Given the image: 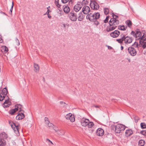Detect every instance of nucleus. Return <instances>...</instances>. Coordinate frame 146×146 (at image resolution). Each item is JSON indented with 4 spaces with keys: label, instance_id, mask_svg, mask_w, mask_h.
Instances as JSON below:
<instances>
[{
    "label": "nucleus",
    "instance_id": "f257e3e1",
    "mask_svg": "<svg viewBox=\"0 0 146 146\" xmlns=\"http://www.w3.org/2000/svg\"><path fill=\"white\" fill-rule=\"evenodd\" d=\"M109 25L108 26L106 29L108 32L111 31L116 29L119 24V21L114 18H111L109 21Z\"/></svg>",
    "mask_w": 146,
    "mask_h": 146
},
{
    "label": "nucleus",
    "instance_id": "f03ea898",
    "mask_svg": "<svg viewBox=\"0 0 146 146\" xmlns=\"http://www.w3.org/2000/svg\"><path fill=\"white\" fill-rule=\"evenodd\" d=\"M9 123L14 130L15 133L17 135L19 133V129L20 126L19 124L17 123H14L12 122L9 121Z\"/></svg>",
    "mask_w": 146,
    "mask_h": 146
},
{
    "label": "nucleus",
    "instance_id": "7ed1b4c3",
    "mask_svg": "<svg viewBox=\"0 0 146 146\" xmlns=\"http://www.w3.org/2000/svg\"><path fill=\"white\" fill-rule=\"evenodd\" d=\"M115 132L117 133H120L122 131H123L125 129V127L122 124H118L114 126Z\"/></svg>",
    "mask_w": 146,
    "mask_h": 146
},
{
    "label": "nucleus",
    "instance_id": "20e7f679",
    "mask_svg": "<svg viewBox=\"0 0 146 146\" xmlns=\"http://www.w3.org/2000/svg\"><path fill=\"white\" fill-rule=\"evenodd\" d=\"M8 93L6 87L4 88L2 92H0V101H2Z\"/></svg>",
    "mask_w": 146,
    "mask_h": 146
},
{
    "label": "nucleus",
    "instance_id": "39448f33",
    "mask_svg": "<svg viewBox=\"0 0 146 146\" xmlns=\"http://www.w3.org/2000/svg\"><path fill=\"white\" fill-rule=\"evenodd\" d=\"M131 34L135 37L136 40L140 39L142 36L141 33L139 31H137L135 32L132 31Z\"/></svg>",
    "mask_w": 146,
    "mask_h": 146
},
{
    "label": "nucleus",
    "instance_id": "423d86ee",
    "mask_svg": "<svg viewBox=\"0 0 146 146\" xmlns=\"http://www.w3.org/2000/svg\"><path fill=\"white\" fill-rule=\"evenodd\" d=\"M129 53L132 56H135L137 54V50L135 48L132 47H129L127 49Z\"/></svg>",
    "mask_w": 146,
    "mask_h": 146
},
{
    "label": "nucleus",
    "instance_id": "0eeeda50",
    "mask_svg": "<svg viewBox=\"0 0 146 146\" xmlns=\"http://www.w3.org/2000/svg\"><path fill=\"white\" fill-rule=\"evenodd\" d=\"M139 42L144 48L146 47V36L143 35L139 39Z\"/></svg>",
    "mask_w": 146,
    "mask_h": 146
},
{
    "label": "nucleus",
    "instance_id": "6e6552de",
    "mask_svg": "<svg viewBox=\"0 0 146 146\" xmlns=\"http://www.w3.org/2000/svg\"><path fill=\"white\" fill-rule=\"evenodd\" d=\"M90 5L91 8L92 9L97 10L99 9L98 4L95 1H91Z\"/></svg>",
    "mask_w": 146,
    "mask_h": 146
},
{
    "label": "nucleus",
    "instance_id": "1a4fd4ad",
    "mask_svg": "<svg viewBox=\"0 0 146 146\" xmlns=\"http://www.w3.org/2000/svg\"><path fill=\"white\" fill-rule=\"evenodd\" d=\"M70 19L72 21H75L77 19V15L73 12H70L69 15Z\"/></svg>",
    "mask_w": 146,
    "mask_h": 146
},
{
    "label": "nucleus",
    "instance_id": "9d476101",
    "mask_svg": "<svg viewBox=\"0 0 146 146\" xmlns=\"http://www.w3.org/2000/svg\"><path fill=\"white\" fill-rule=\"evenodd\" d=\"M123 38L124 42L126 44H130L132 42V41L133 38L129 36L125 37V35H124Z\"/></svg>",
    "mask_w": 146,
    "mask_h": 146
},
{
    "label": "nucleus",
    "instance_id": "9b49d317",
    "mask_svg": "<svg viewBox=\"0 0 146 146\" xmlns=\"http://www.w3.org/2000/svg\"><path fill=\"white\" fill-rule=\"evenodd\" d=\"M65 117L67 119L70 120L72 122H74L75 120L74 115H72L71 113H69L66 115Z\"/></svg>",
    "mask_w": 146,
    "mask_h": 146
},
{
    "label": "nucleus",
    "instance_id": "f8f14e48",
    "mask_svg": "<svg viewBox=\"0 0 146 146\" xmlns=\"http://www.w3.org/2000/svg\"><path fill=\"white\" fill-rule=\"evenodd\" d=\"M89 120L84 118L82 119L81 120V123L82 126H86L89 123Z\"/></svg>",
    "mask_w": 146,
    "mask_h": 146
},
{
    "label": "nucleus",
    "instance_id": "ddd939ff",
    "mask_svg": "<svg viewBox=\"0 0 146 146\" xmlns=\"http://www.w3.org/2000/svg\"><path fill=\"white\" fill-rule=\"evenodd\" d=\"M90 9L89 7L87 6H84L82 9V11L85 14H87L90 12Z\"/></svg>",
    "mask_w": 146,
    "mask_h": 146
},
{
    "label": "nucleus",
    "instance_id": "4468645a",
    "mask_svg": "<svg viewBox=\"0 0 146 146\" xmlns=\"http://www.w3.org/2000/svg\"><path fill=\"white\" fill-rule=\"evenodd\" d=\"M120 33L119 31L117 30H115L113 32L111 33L110 35L113 38H116L119 35Z\"/></svg>",
    "mask_w": 146,
    "mask_h": 146
},
{
    "label": "nucleus",
    "instance_id": "2eb2a0df",
    "mask_svg": "<svg viewBox=\"0 0 146 146\" xmlns=\"http://www.w3.org/2000/svg\"><path fill=\"white\" fill-rule=\"evenodd\" d=\"M23 112L24 111L20 112L19 113L16 117V119L17 120H19L23 119L25 117V115L23 114Z\"/></svg>",
    "mask_w": 146,
    "mask_h": 146
},
{
    "label": "nucleus",
    "instance_id": "dca6fc26",
    "mask_svg": "<svg viewBox=\"0 0 146 146\" xmlns=\"http://www.w3.org/2000/svg\"><path fill=\"white\" fill-rule=\"evenodd\" d=\"M87 19H88L91 22L94 21V14L90 13L88 15L86 16Z\"/></svg>",
    "mask_w": 146,
    "mask_h": 146
},
{
    "label": "nucleus",
    "instance_id": "f3484780",
    "mask_svg": "<svg viewBox=\"0 0 146 146\" xmlns=\"http://www.w3.org/2000/svg\"><path fill=\"white\" fill-rule=\"evenodd\" d=\"M49 128L51 129L52 131H51L52 132H53V130L54 131H57L58 130V127H56L54 126L53 124L52 123H49V124H48Z\"/></svg>",
    "mask_w": 146,
    "mask_h": 146
},
{
    "label": "nucleus",
    "instance_id": "a211bd4d",
    "mask_svg": "<svg viewBox=\"0 0 146 146\" xmlns=\"http://www.w3.org/2000/svg\"><path fill=\"white\" fill-rule=\"evenodd\" d=\"M104 133V130L101 128L98 129L96 131V135H97L101 136L103 135Z\"/></svg>",
    "mask_w": 146,
    "mask_h": 146
},
{
    "label": "nucleus",
    "instance_id": "6ab92c4d",
    "mask_svg": "<svg viewBox=\"0 0 146 146\" xmlns=\"http://www.w3.org/2000/svg\"><path fill=\"white\" fill-rule=\"evenodd\" d=\"M82 7V5H81L78 4L74 6V10L76 12H78L80 10Z\"/></svg>",
    "mask_w": 146,
    "mask_h": 146
},
{
    "label": "nucleus",
    "instance_id": "aec40b11",
    "mask_svg": "<svg viewBox=\"0 0 146 146\" xmlns=\"http://www.w3.org/2000/svg\"><path fill=\"white\" fill-rule=\"evenodd\" d=\"M33 66L34 68V71L36 73H38L40 69V67L39 65L37 64L34 63V64Z\"/></svg>",
    "mask_w": 146,
    "mask_h": 146
},
{
    "label": "nucleus",
    "instance_id": "412c9836",
    "mask_svg": "<svg viewBox=\"0 0 146 146\" xmlns=\"http://www.w3.org/2000/svg\"><path fill=\"white\" fill-rule=\"evenodd\" d=\"M133 133V132L131 129H128L126 130L125 132V136L127 137L130 136Z\"/></svg>",
    "mask_w": 146,
    "mask_h": 146
},
{
    "label": "nucleus",
    "instance_id": "4be33fe9",
    "mask_svg": "<svg viewBox=\"0 0 146 146\" xmlns=\"http://www.w3.org/2000/svg\"><path fill=\"white\" fill-rule=\"evenodd\" d=\"M11 104V103L8 100H6L3 104V106L4 107H8Z\"/></svg>",
    "mask_w": 146,
    "mask_h": 146
},
{
    "label": "nucleus",
    "instance_id": "5701e85b",
    "mask_svg": "<svg viewBox=\"0 0 146 146\" xmlns=\"http://www.w3.org/2000/svg\"><path fill=\"white\" fill-rule=\"evenodd\" d=\"M22 106L20 104H17L15 106V109H16V111H19V112H20L23 111L21 109Z\"/></svg>",
    "mask_w": 146,
    "mask_h": 146
},
{
    "label": "nucleus",
    "instance_id": "b1692460",
    "mask_svg": "<svg viewBox=\"0 0 146 146\" xmlns=\"http://www.w3.org/2000/svg\"><path fill=\"white\" fill-rule=\"evenodd\" d=\"M1 49V51L4 53H7L8 51V48L6 46H2Z\"/></svg>",
    "mask_w": 146,
    "mask_h": 146
},
{
    "label": "nucleus",
    "instance_id": "393cba45",
    "mask_svg": "<svg viewBox=\"0 0 146 146\" xmlns=\"http://www.w3.org/2000/svg\"><path fill=\"white\" fill-rule=\"evenodd\" d=\"M57 131H55V132L57 133L59 135H64L65 133V132L63 130H59L58 128V130H57Z\"/></svg>",
    "mask_w": 146,
    "mask_h": 146
},
{
    "label": "nucleus",
    "instance_id": "a878e982",
    "mask_svg": "<svg viewBox=\"0 0 146 146\" xmlns=\"http://www.w3.org/2000/svg\"><path fill=\"white\" fill-rule=\"evenodd\" d=\"M6 145V142L4 139L0 138V146H5Z\"/></svg>",
    "mask_w": 146,
    "mask_h": 146
},
{
    "label": "nucleus",
    "instance_id": "bb28decb",
    "mask_svg": "<svg viewBox=\"0 0 146 146\" xmlns=\"http://www.w3.org/2000/svg\"><path fill=\"white\" fill-rule=\"evenodd\" d=\"M120 36H121V38L119 39H117L116 41L119 43L121 44L122 43L123 41H124L123 36H124V34H122Z\"/></svg>",
    "mask_w": 146,
    "mask_h": 146
},
{
    "label": "nucleus",
    "instance_id": "cd10ccee",
    "mask_svg": "<svg viewBox=\"0 0 146 146\" xmlns=\"http://www.w3.org/2000/svg\"><path fill=\"white\" fill-rule=\"evenodd\" d=\"M94 21H96L97 19L99 18L100 15L99 13H94Z\"/></svg>",
    "mask_w": 146,
    "mask_h": 146
},
{
    "label": "nucleus",
    "instance_id": "c85d7f7f",
    "mask_svg": "<svg viewBox=\"0 0 146 146\" xmlns=\"http://www.w3.org/2000/svg\"><path fill=\"white\" fill-rule=\"evenodd\" d=\"M84 18V16L82 13H80L79 14V16L78 17V20L79 21H82Z\"/></svg>",
    "mask_w": 146,
    "mask_h": 146
},
{
    "label": "nucleus",
    "instance_id": "c756f323",
    "mask_svg": "<svg viewBox=\"0 0 146 146\" xmlns=\"http://www.w3.org/2000/svg\"><path fill=\"white\" fill-rule=\"evenodd\" d=\"M63 10L65 13H67L70 11V8L67 6H65Z\"/></svg>",
    "mask_w": 146,
    "mask_h": 146
},
{
    "label": "nucleus",
    "instance_id": "7c9ffc66",
    "mask_svg": "<svg viewBox=\"0 0 146 146\" xmlns=\"http://www.w3.org/2000/svg\"><path fill=\"white\" fill-rule=\"evenodd\" d=\"M127 28V26H125L124 25L119 26L118 27V29L119 30H121L122 31L125 30Z\"/></svg>",
    "mask_w": 146,
    "mask_h": 146
},
{
    "label": "nucleus",
    "instance_id": "2f4dec72",
    "mask_svg": "<svg viewBox=\"0 0 146 146\" xmlns=\"http://www.w3.org/2000/svg\"><path fill=\"white\" fill-rule=\"evenodd\" d=\"M145 141L143 140H141L139 141V146H144Z\"/></svg>",
    "mask_w": 146,
    "mask_h": 146
},
{
    "label": "nucleus",
    "instance_id": "473e14b6",
    "mask_svg": "<svg viewBox=\"0 0 146 146\" xmlns=\"http://www.w3.org/2000/svg\"><path fill=\"white\" fill-rule=\"evenodd\" d=\"M126 23L129 27H131L132 25V22L129 20H127L126 21Z\"/></svg>",
    "mask_w": 146,
    "mask_h": 146
},
{
    "label": "nucleus",
    "instance_id": "72a5a7b5",
    "mask_svg": "<svg viewBox=\"0 0 146 146\" xmlns=\"http://www.w3.org/2000/svg\"><path fill=\"white\" fill-rule=\"evenodd\" d=\"M16 109L15 108L10 110L9 111V113L11 115H13L16 111H16Z\"/></svg>",
    "mask_w": 146,
    "mask_h": 146
},
{
    "label": "nucleus",
    "instance_id": "f704fd0d",
    "mask_svg": "<svg viewBox=\"0 0 146 146\" xmlns=\"http://www.w3.org/2000/svg\"><path fill=\"white\" fill-rule=\"evenodd\" d=\"M2 135V137L3 138V139H7L8 137V136L7 135L5 132H3L1 133V134Z\"/></svg>",
    "mask_w": 146,
    "mask_h": 146
},
{
    "label": "nucleus",
    "instance_id": "c9c22d12",
    "mask_svg": "<svg viewBox=\"0 0 146 146\" xmlns=\"http://www.w3.org/2000/svg\"><path fill=\"white\" fill-rule=\"evenodd\" d=\"M46 142L49 145H53V143L50 140H49L48 139H46Z\"/></svg>",
    "mask_w": 146,
    "mask_h": 146
},
{
    "label": "nucleus",
    "instance_id": "e433bc0d",
    "mask_svg": "<svg viewBox=\"0 0 146 146\" xmlns=\"http://www.w3.org/2000/svg\"><path fill=\"white\" fill-rule=\"evenodd\" d=\"M94 125V124L93 122H90V121H89V123H88V124L87 125L88 126V127L89 128H90L92 127Z\"/></svg>",
    "mask_w": 146,
    "mask_h": 146
},
{
    "label": "nucleus",
    "instance_id": "4c0bfd02",
    "mask_svg": "<svg viewBox=\"0 0 146 146\" xmlns=\"http://www.w3.org/2000/svg\"><path fill=\"white\" fill-rule=\"evenodd\" d=\"M140 125L142 129H145L146 128V125L144 123H141Z\"/></svg>",
    "mask_w": 146,
    "mask_h": 146
},
{
    "label": "nucleus",
    "instance_id": "58836bf2",
    "mask_svg": "<svg viewBox=\"0 0 146 146\" xmlns=\"http://www.w3.org/2000/svg\"><path fill=\"white\" fill-rule=\"evenodd\" d=\"M104 13L107 15L108 14L109 11V9L108 8H105L104 9Z\"/></svg>",
    "mask_w": 146,
    "mask_h": 146
},
{
    "label": "nucleus",
    "instance_id": "ea45409f",
    "mask_svg": "<svg viewBox=\"0 0 146 146\" xmlns=\"http://www.w3.org/2000/svg\"><path fill=\"white\" fill-rule=\"evenodd\" d=\"M133 119L135 123H137L139 119V118L137 116H134Z\"/></svg>",
    "mask_w": 146,
    "mask_h": 146
},
{
    "label": "nucleus",
    "instance_id": "a19ab883",
    "mask_svg": "<svg viewBox=\"0 0 146 146\" xmlns=\"http://www.w3.org/2000/svg\"><path fill=\"white\" fill-rule=\"evenodd\" d=\"M44 120L45 123L47 125L49 124V123H50V121L48 118L47 117H45L44 118Z\"/></svg>",
    "mask_w": 146,
    "mask_h": 146
},
{
    "label": "nucleus",
    "instance_id": "79ce46f5",
    "mask_svg": "<svg viewBox=\"0 0 146 146\" xmlns=\"http://www.w3.org/2000/svg\"><path fill=\"white\" fill-rule=\"evenodd\" d=\"M15 41L16 44L17 45H19L20 44V42L19 40L17 38H16Z\"/></svg>",
    "mask_w": 146,
    "mask_h": 146
},
{
    "label": "nucleus",
    "instance_id": "37998d69",
    "mask_svg": "<svg viewBox=\"0 0 146 146\" xmlns=\"http://www.w3.org/2000/svg\"><path fill=\"white\" fill-rule=\"evenodd\" d=\"M50 6H49L47 8V11L46 12V13L44 14V15H48L49 14V13L50 12V10H49L48 8H50Z\"/></svg>",
    "mask_w": 146,
    "mask_h": 146
},
{
    "label": "nucleus",
    "instance_id": "c03bdc74",
    "mask_svg": "<svg viewBox=\"0 0 146 146\" xmlns=\"http://www.w3.org/2000/svg\"><path fill=\"white\" fill-rule=\"evenodd\" d=\"M12 6H11V8L10 9V10L11 13H12V12L13 9V5H14V3H13V1L12 2Z\"/></svg>",
    "mask_w": 146,
    "mask_h": 146
},
{
    "label": "nucleus",
    "instance_id": "a18cd8bd",
    "mask_svg": "<svg viewBox=\"0 0 146 146\" xmlns=\"http://www.w3.org/2000/svg\"><path fill=\"white\" fill-rule=\"evenodd\" d=\"M141 133L143 135H146V130L141 131Z\"/></svg>",
    "mask_w": 146,
    "mask_h": 146
},
{
    "label": "nucleus",
    "instance_id": "49530a36",
    "mask_svg": "<svg viewBox=\"0 0 146 146\" xmlns=\"http://www.w3.org/2000/svg\"><path fill=\"white\" fill-rule=\"evenodd\" d=\"M63 25V27L65 28L66 27H68L69 26V24L68 23H67L66 24H62Z\"/></svg>",
    "mask_w": 146,
    "mask_h": 146
},
{
    "label": "nucleus",
    "instance_id": "de8ad7c7",
    "mask_svg": "<svg viewBox=\"0 0 146 146\" xmlns=\"http://www.w3.org/2000/svg\"><path fill=\"white\" fill-rule=\"evenodd\" d=\"M55 4L56 5V6L58 7L59 8L60 7V5L59 4L58 1H55Z\"/></svg>",
    "mask_w": 146,
    "mask_h": 146
},
{
    "label": "nucleus",
    "instance_id": "09e8293b",
    "mask_svg": "<svg viewBox=\"0 0 146 146\" xmlns=\"http://www.w3.org/2000/svg\"><path fill=\"white\" fill-rule=\"evenodd\" d=\"M60 104L61 105H62L64 106H66L67 105L65 103L63 102H60Z\"/></svg>",
    "mask_w": 146,
    "mask_h": 146
},
{
    "label": "nucleus",
    "instance_id": "8fccbe9b",
    "mask_svg": "<svg viewBox=\"0 0 146 146\" xmlns=\"http://www.w3.org/2000/svg\"><path fill=\"white\" fill-rule=\"evenodd\" d=\"M109 16H107L106 19L104 20V22L105 23H106L108 22V20L109 18Z\"/></svg>",
    "mask_w": 146,
    "mask_h": 146
},
{
    "label": "nucleus",
    "instance_id": "3c124183",
    "mask_svg": "<svg viewBox=\"0 0 146 146\" xmlns=\"http://www.w3.org/2000/svg\"><path fill=\"white\" fill-rule=\"evenodd\" d=\"M112 16L113 17V18H114L116 19H117L118 18V16L115 15H114V14H113Z\"/></svg>",
    "mask_w": 146,
    "mask_h": 146
},
{
    "label": "nucleus",
    "instance_id": "603ef678",
    "mask_svg": "<svg viewBox=\"0 0 146 146\" xmlns=\"http://www.w3.org/2000/svg\"><path fill=\"white\" fill-rule=\"evenodd\" d=\"M94 24L95 25H98L99 24V22L98 21H97L96 20L95 21H94Z\"/></svg>",
    "mask_w": 146,
    "mask_h": 146
},
{
    "label": "nucleus",
    "instance_id": "864d4df0",
    "mask_svg": "<svg viewBox=\"0 0 146 146\" xmlns=\"http://www.w3.org/2000/svg\"><path fill=\"white\" fill-rule=\"evenodd\" d=\"M68 1V0H62V2L64 3H66Z\"/></svg>",
    "mask_w": 146,
    "mask_h": 146
},
{
    "label": "nucleus",
    "instance_id": "5fc2aeb1",
    "mask_svg": "<svg viewBox=\"0 0 146 146\" xmlns=\"http://www.w3.org/2000/svg\"><path fill=\"white\" fill-rule=\"evenodd\" d=\"M3 40L0 37V43H2L3 42Z\"/></svg>",
    "mask_w": 146,
    "mask_h": 146
},
{
    "label": "nucleus",
    "instance_id": "6e6d98bb",
    "mask_svg": "<svg viewBox=\"0 0 146 146\" xmlns=\"http://www.w3.org/2000/svg\"><path fill=\"white\" fill-rule=\"evenodd\" d=\"M48 16V17L50 19L51 18V16H50V14H48V15H47Z\"/></svg>",
    "mask_w": 146,
    "mask_h": 146
},
{
    "label": "nucleus",
    "instance_id": "4d7b16f0",
    "mask_svg": "<svg viewBox=\"0 0 146 146\" xmlns=\"http://www.w3.org/2000/svg\"><path fill=\"white\" fill-rule=\"evenodd\" d=\"M143 54L146 55V49H145V50L143 51Z\"/></svg>",
    "mask_w": 146,
    "mask_h": 146
},
{
    "label": "nucleus",
    "instance_id": "13d9d810",
    "mask_svg": "<svg viewBox=\"0 0 146 146\" xmlns=\"http://www.w3.org/2000/svg\"><path fill=\"white\" fill-rule=\"evenodd\" d=\"M123 46H121V50H122L123 49Z\"/></svg>",
    "mask_w": 146,
    "mask_h": 146
},
{
    "label": "nucleus",
    "instance_id": "bf43d9fd",
    "mask_svg": "<svg viewBox=\"0 0 146 146\" xmlns=\"http://www.w3.org/2000/svg\"><path fill=\"white\" fill-rule=\"evenodd\" d=\"M108 48L109 49H111L112 48V47L111 46H108Z\"/></svg>",
    "mask_w": 146,
    "mask_h": 146
},
{
    "label": "nucleus",
    "instance_id": "052dcab7",
    "mask_svg": "<svg viewBox=\"0 0 146 146\" xmlns=\"http://www.w3.org/2000/svg\"><path fill=\"white\" fill-rule=\"evenodd\" d=\"M136 47H135V48H137V46H138V44L137 43H136Z\"/></svg>",
    "mask_w": 146,
    "mask_h": 146
},
{
    "label": "nucleus",
    "instance_id": "680f3d73",
    "mask_svg": "<svg viewBox=\"0 0 146 146\" xmlns=\"http://www.w3.org/2000/svg\"><path fill=\"white\" fill-rule=\"evenodd\" d=\"M95 107H96V108H98V106H95Z\"/></svg>",
    "mask_w": 146,
    "mask_h": 146
},
{
    "label": "nucleus",
    "instance_id": "e2e57ef3",
    "mask_svg": "<svg viewBox=\"0 0 146 146\" xmlns=\"http://www.w3.org/2000/svg\"><path fill=\"white\" fill-rule=\"evenodd\" d=\"M128 60L129 62H130V61H131V60L130 59H128Z\"/></svg>",
    "mask_w": 146,
    "mask_h": 146
},
{
    "label": "nucleus",
    "instance_id": "0e129e2a",
    "mask_svg": "<svg viewBox=\"0 0 146 146\" xmlns=\"http://www.w3.org/2000/svg\"><path fill=\"white\" fill-rule=\"evenodd\" d=\"M85 0H83V1H82V3H83V1H85Z\"/></svg>",
    "mask_w": 146,
    "mask_h": 146
},
{
    "label": "nucleus",
    "instance_id": "69168bd1",
    "mask_svg": "<svg viewBox=\"0 0 146 146\" xmlns=\"http://www.w3.org/2000/svg\"><path fill=\"white\" fill-rule=\"evenodd\" d=\"M58 1L59 0H57Z\"/></svg>",
    "mask_w": 146,
    "mask_h": 146
}]
</instances>
